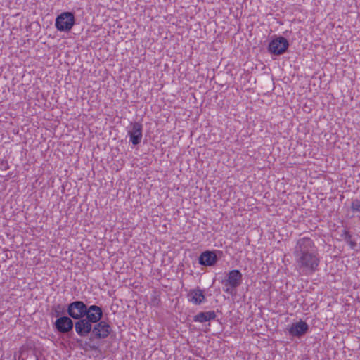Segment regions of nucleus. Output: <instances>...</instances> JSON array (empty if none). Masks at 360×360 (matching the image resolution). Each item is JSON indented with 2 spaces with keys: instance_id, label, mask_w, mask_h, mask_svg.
<instances>
[{
  "instance_id": "obj_16",
  "label": "nucleus",
  "mask_w": 360,
  "mask_h": 360,
  "mask_svg": "<svg viewBox=\"0 0 360 360\" xmlns=\"http://www.w3.org/2000/svg\"><path fill=\"white\" fill-rule=\"evenodd\" d=\"M345 240L349 244L352 248H354L356 247V243L352 240V236L347 231H345Z\"/></svg>"
},
{
  "instance_id": "obj_2",
  "label": "nucleus",
  "mask_w": 360,
  "mask_h": 360,
  "mask_svg": "<svg viewBox=\"0 0 360 360\" xmlns=\"http://www.w3.org/2000/svg\"><path fill=\"white\" fill-rule=\"evenodd\" d=\"M112 330L111 326L105 321H101L93 326L91 335L89 341L85 342L86 345L91 350L96 351L98 346L94 343L95 340L105 339L108 337Z\"/></svg>"
},
{
  "instance_id": "obj_15",
  "label": "nucleus",
  "mask_w": 360,
  "mask_h": 360,
  "mask_svg": "<svg viewBox=\"0 0 360 360\" xmlns=\"http://www.w3.org/2000/svg\"><path fill=\"white\" fill-rule=\"evenodd\" d=\"M65 312V307L59 304L53 308L52 316L56 317H60V316Z\"/></svg>"
},
{
  "instance_id": "obj_10",
  "label": "nucleus",
  "mask_w": 360,
  "mask_h": 360,
  "mask_svg": "<svg viewBox=\"0 0 360 360\" xmlns=\"http://www.w3.org/2000/svg\"><path fill=\"white\" fill-rule=\"evenodd\" d=\"M309 330L307 323L302 320L296 322L290 327L288 331L290 335L300 338L304 335Z\"/></svg>"
},
{
  "instance_id": "obj_3",
  "label": "nucleus",
  "mask_w": 360,
  "mask_h": 360,
  "mask_svg": "<svg viewBox=\"0 0 360 360\" xmlns=\"http://www.w3.org/2000/svg\"><path fill=\"white\" fill-rule=\"evenodd\" d=\"M75 24V18L72 12H63L56 18L55 26L60 32H70Z\"/></svg>"
},
{
  "instance_id": "obj_7",
  "label": "nucleus",
  "mask_w": 360,
  "mask_h": 360,
  "mask_svg": "<svg viewBox=\"0 0 360 360\" xmlns=\"http://www.w3.org/2000/svg\"><path fill=\"white\" fill-rule=\"evenodd\" d=\"M86 314H85L84 319L91 323L96 324L101 321L103 317V310L101 307L97 305H91L87 307Z\"/></svg>"
},
{
  "instance_id": "obj_5",
  "label": "nucleus",
  "mask_w": 360,
  "mask_h": 360,
  "mask_svg": "<svg viewBox=\"0 0 360 360\" xmlns=\"http://www.w3.org/2000/svg\"><path fill=\"white\" fill-rule=\"evenodd\" d=\"M288 46V41L283 37H279L269 43L268 49L271 53L278 56L285 53Z\"/></svg>"
},
{
  "instance_id": "obj_4",
  "label": "nucleus",
  "mask_w": 360,
  "mask_h": 360,
  "mask_svg": "<svg viewBox=\"0 0 360 360\" xmlns=\"http://www.w3.org/2000/svg\"><path fill=\"white\" fill-rule=\"evenodd\" d=\"M87 307V305L82 301H74L68 305L67 312L71 318L80 319L85 316Z\"/></svg>"
},
{
  "instance_id": "obj_14",
  "label": "nucleus",
  "mask_w": 360,
  "mask_h": 360,
  "mask_svg": "<svg viewBox=\"0 0 360 360\" xmlns=\"http://www.w3.org/2000/svg\"><path fill=\"white\" fill-rule=\"evenodd\" d=\"M216 317L217 315L214 311H202L193 317V321L195 322L204 323L214 320Z\"/></svg>"
},
{
  "instance_id": "obj_17",
  "label": "nucleus",
  "mask_w": 360,
  "mask_h": 360,
  "mask_svg": "<svg viewBox=\"0 0 360 360\" xmlns=\"http://www.w3.org/2000/svg\"><path fill=\"white\" fill-rule=\"evenodd\" d=\"M351 209L354 212H360V200L358 199L353 200L351 204Z\"/></svg>"
},
{
  "instance_id": "obj_12",
  "label": "nucleus",
  "mask_w": 360,
  "mask_h": 360,
  "mask_svg": "<svg viewBox=\"0 0 360 360\" xmlns=\"http://www.w3.org/2000/svg\"><path fill=\"white\" fill-rule=\"evenodd\" d=\"M187 297L189 302L196 305L201 304L205 300L202 290L199 288L191 290Z\"/></svg>"
},
{
  "instance_id": "obj_11",
  "label": "nucleus",
  "mask_w": 360,
  "mask_h": 360,
  "mask_svg": "<svg viewBox=\"0 0 360 360\" xmlns=\"http://www.w3.org/2000/svg\"><path fill=\"white\" fill-rule=\"evenodd\" d=\"M243 275L239 270L234 269L229 272L227 277L223 280L227 285L238 288L242 283Z\"/></svg>"
},
{
  "instance_id": "obj_9",
  "label": "nucleus",
  "mask_w": 360,
  "mask_h": 360,
  "mask_svg": "<svg viewBox=\"0 0 360 360\" xmlns=\"http://www.w3.org/2000/svg\"><path fill=\"white\" fill-rule=\"evenodd\" d=\"M131 128L128 130L130 141L136 146L140 143L142 139L143 125L141 123L135 122L131 123Z\"/></svg>"
},
{
  "instance_id": "obj_13",
  "label": "nucleus",
  "mask_w": 360,
  "mask_h": 360,
  "mask_svg": "<svg viewBox=\"0 0 360 360\" xmlns=\"http://www.w3.org/2000/svg\"><path fill=\"white\" fill-rule=\"evenodd\" d=\"M217 261L216 254L212 251H205L199 257V263L202 266H213Z\"/></svg>"
},
{
  "instance_id": "obj_6",
  "label": "nucleus",
  "mask_w": 360,
  "mask_h": 360,
  "mask_svg": "<svg viewBox=\"0 0 360 360\" xmlns=\"http://www.w3.org/2000/svg\"><path fill=\"white\" fill-rule=\"evenodd\" d=\"M74 325L73 321L67 316H63L58 318L54 323V327L57 331L63 334L71 331Z\"/></svg>"
},
{
  "instance_id": "obj_8",
  "label": "nucleus",
  "mask_w": 360,
  "mask_h": 360,
  "mask_svg": "<svg viewBox=\"0 0 360 360\" xmlns=\"http://www.w3.org/2000/svg\"><path fill=\"white\" fill-rule=\"evenodd\" d=\"M77 320L78 321H76L74 325L76 333L80 337H86L89 335H91L93 324L86 320L84 317Z\"/></svg>"
},
{
  "instance_id": "obj_1",
  "label": "nucleus",
  "mask_w": 360,
  "mask_h": 360,
  "mask_svg": "<svg viewBox=\"0 0 360 360\" xmlns=\"http://www.w3.org/2000/svg\"><path fill=\"white\" fill-rule=\"evenodd\" d=\"M295 268L300 276H309L317 269L320 263L318 248L309 237L299 238L293 248Z\"/></svg>"
},
{
  "instance_id": "obj_18",
  "label": "nucleus",
  "mask_w": 360,
  "mask_h": 360,
  "mask_svg": "<svg viewBox=\"0 0 360 360\" xmlns=\"http://www.w3.org/2000/svg\"><path fill=\"white\" fill-rule=\"evenodd\" d=\"M224 287V292H227L228 294L232 295L233 293V291L236 289L235 287H231L229 285H227L226 282L222 281Z\"/></svg>"
}]
</instances>
